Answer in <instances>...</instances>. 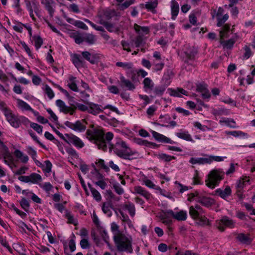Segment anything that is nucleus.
Here are the masks:
<instances>
[{
    "label": "nucleus",
    "mask_w": 255,
    "mask_h": 255,
    "mask_svg": "<svg viewBox=\"0 0 255 255\" xmlns=\"http://www.w3.org/2000/svg\"><path fill=\"white\" fill-rule=\"evenodd\" d=\"M86 133L89 140L94 141L99 149H101L104 151L107 150V144L110 146V148L113 147V145L110 143V141L114 137L112 132H108L105 135L103 131L96 129L93 131L87 130Z\"/></svg>",
    "instance_id": "obj_1"
},
{
    "label": "nucleus",
    "mask_w": 255,
    "mask_h": 255,
    "mask_svg": "<svg viewBox=\"0 0 255 255\" xmlns=\"http://www.w3.org/2000/svg\"><path fill=\"white\" fill-rule=\"evenodd\" d=\"M114 240L119 251L132 253V238L130 236L118 232L115 234Z\"/></svg>",
    "instance_id": "obj_2"
},
{
    "label": "nucleus",
    "mask_w": 255,
    "mask_h": 255,
    "mask_svg": "<svg viewBox=\"0 0 255 255\" xmlns=\"http://www.w3.org/2000/svg\"><path fill=\"white\" fill-rule=\"evenodd\" d=\"M112 148L118 156L125 159H129L130 156L136 153L135 150H132L125 141L120 139L116 142L115 146Z\"/></svg>",
    "instance_id": "obj_3"
},
{
    "label": "nucleus",
    "mask_w": 255,
    "mask_h": 255,
    "mask_svg": "<svg viewBox=\"0 0 255 255\" xmlns=\"http://www.w3.org/2000/svg\"><path fill=\"white\" fill-rule=\"evenodd\" d=\"M225 172L222 169L211 170L205 180L206 185L211 189H214L218 186L221 180L224 179Z\"/></svg>",
    "instance_id": "obj_4"
},
{
    "label": "nucleus",
    "mask_w": 255,
    "mask_h": 255,
    "mask_svg": "<svg viewBox=\"0 0 255 255\" xmlns=\"http://www.w3.org/2000/svg\"><path fill=\"white\" fill-rule=\"evenodd\" d=\"M230 26L229 24H225L220 31V43L224 49H232L239 38V36L236 34L235 37L228 40H223L224 38L229 36L228 33L230 30Z\"/></svg>",
    "instance_id": "obj_5"
},
{
    "label": "nucleus",
    "mask_w": 255,
    "mask_h": 255,
    "mask_svg": "<svg viewBox=\"0 0 255 255\" xmlns=\"http://www.w3.org/2000/svg\"><path fill=\"white\" fill-rule=\"evenodd\" d=\"M203 157H192L189 162L192 164L203 165L211 164L213 161L221 162L224 160L226 157L203 154Z\"/></svg>",
    "instance_id": "obj_6"
},
{
    "label": "nucleus",
    "mask_w": 255,
    "mask_h": 255,
    "mask_svg": "<svg viewBox=\"0 0 255 255\" xmlns=\"http://www.w3.org/2000/svg\"><path fill=\"white\" fill-rule=\"evenodd\" d=\"M4 116L9 124L15 128H19L21 124L26 125L30 123L27 118L23 116L14 115L10 110L6 111L4 112Z\"/></svg>",
    "instance_id": "obj_7"
},
{
    "label": "nucleus",
    "mask_w": 255,
    "mask_h": 255,
    "mask_svg": "<svg viewBox=\"0 0 255 255\" xmlns=\"http://www.w3.org/2000/svg\"><path fill=\"white\" fill-rule=\"evenodd\" d=\"M88 113L94 116H97L100 113L103 112V110L109 109L111 111L115 112L117 114H120V112L118 109L111 105H107L104 107H102L100 105L95 104L93 102H88Z\"/></svg>",
    "instance_id": "obj_8"
},
{
    "label": "nucleus",
    "mask_w": 255,
    "mask_h": 255,
    "mask_svg": "<svg viewBox=\"0 0 255 255\" xmlns=\"http://www.w3.org/2000/svg\"><path fill=\"white\" fill-rule=\"evenodd\" d=\"M197 53L198 50L194 46L188 45H185L182 53L184 61L187 64H192Z\"/></svg>",
    "instance_id": "obj_9"
},
{
    "label": "nucleus",
    "mask_w": 255,
    "mask_h": 255,
    "mask_svg": "<svg viewBox=\"0 0 255 255\" xmlns=\"http://www.w3.org/2000/svg\"><path fill=\"white\" fill-rule=\"evenodd\" d=\"M189 214L193 218L198 220L200 224L203 225L209 224V221L206 217L203 208H190Z\"/></svg>",
    "instance_id": "obj_10"
},
{
    "label": "nucleus",
    "mask_w": 255,
    "mask_h": 255,
    "mask_svg": "<svg viewBox=\"0 0 255 255\" xmlns=\"http://www.w3.org/2000/svg\"><path fill=\"white\" fill-rule=\"evenodd\" d=\"M64 141L69 144H73L77 148H82L85 146L84 143L78 136L73 134L66 133L64 134Z\"/></svg>",
    "instance_id": "obj_11"
},
{
    "label": "nucleus",
    "mask_w": 255,
    "mask_h": 255,
    "mask_svg": "<svg viewBox=\"0 0 255 255\" xmlns=\"http://www.w3.org/2000/svg\"><path fill=\"white\" fill-rule=\"evenodd\" d=\"M64 125L68 128L79 132L84 131L86 128L85 122L83 120H78L75 123L66 121Z\"/></svg>",
    "instance_id": "obj_12"
},
{
    "label": "nucleus",
    "mask_w": 255,
    "mask_h": 255,
    "mask_svg": "<svg viewBox=\"0 0 255 255\" xmlns=\"http://www.w3.org/2000/svg\"><path fill=\"white\" fill-rule=\"evenodd\" d=\"M117 67H122L124 70H128L127 75L130 77L131 79L134 81L135 79L136 70L133 69V64L132 62H117L116 63Z\"/></svg>",
    "instance_id": "obj_13"
},
{
    "label": "nucleus",
    "mask_w": 255,
    "mask_h": 255,
    "mask_svg": "<svg viewBox=\"0 0 255 255\" xmlns=\"http://www.w3.org/2000/svg\"><path fill=\"white\" fill-rule=\"evenodd\" d=\"M55 103L60 111L65 114H69L70 115H73L75 112L76 108L67 106L65 102L61 100H56Z\"/></svg>",
    "instance_id": "obj_14"
},
{
    "label": "nucleus",
    "mask_w": 255,
    "mask_h": 255,
    "mask_svg": "<svg viewBox=\"0 0 255 255\" xmlns=\"http://www.w3.org/2000/svg\"><path fill=\"white\" fill-rule=\"evenodd\" d=\"M151 132L153 137L155 138L156 140H157L158 142L170 144L176 143L175 141L171 140L170 138L167 137L166 136L162 134H160L155 131L151 130Z\"/></svg>",
    "instance_id": "obj_15"
},
{
    "label": "nucleus",
    "mask_w": 255,
    "mask_h": 255,
    "mask_svg": "<svg viewBox=\"0 0 255 255\" xmlns=\"http://www.w3.org/2000/svg\"><path fill=\"white\" fill-rule=\"evenodd\" d=\"M62 15L69 23L84 30H87L88 29V26L83 21L80 20H76L73 18H70L68 17L64 12H63Z\"/></svg>",
    "instance_id": "obj_16"
},
{
    "label": "nucleus",
    "mask_w": 255,
    "mask_h": 255,
    "mask_svg": "<svg viewBox=\"0 0 255 255\" xmlns=\"http://www.w3.org/2000/svg\"><path fill=\"white\" fill-rule=\"evenodd\" d=\"M169 213L172 217L178 221H185L187 217L186 212L183 210L173 211L171 210H169Z\"/></svg>",
    "instance_id": "obj_17"
},
{
    "label": "nucleus",
    "mask_w": 255,
    "mask_h": 255,
    "mask_svg": "<svg viewBox=\"0 0 255 255\" xmlns=\"http://www.w3.org/2000/svg\"><path fill=\"white\" fill-rule=\"evenodd\" d=\"M198 203H200L202 206H212L215 205V201L214 199L204 196L200 194V197H198Z\"/></svg>",
    "instance_id": "obj_18"
},
{
    "label": "nucleus",
    "mask_w": 255,
    "mask_h": 255,
    "mask_svg": "<svg viewBox=\"0 0 255 255\" xmlns=\"http://www.w3.org/2000/svg\"><path fill=\"white\" fill-rule=\"evenodd\" d=\"M58 211L63 214V216L68 220V223L69 224L76 225L78 224L77 220L74 218L73 215L69 212L66 208H57Z\"/></svg>",
    "instance_id": "obj_19"
},
{
    "label": "nucleus",
    "mask_w": 255,
    "mask_h": 255,
    "mask_svg": "<svg viewBox=\"0 0 255 255\" xmlns=\"http://www.w3.org/2000/svg\"><path fill=\"white\" fill-rule=\"evenodd\" d=\"M170 214L169 213V210L167 211L162 210L159 215L160 219L162 221V223L167 226H171L172 223V221L171 219Z\"/></svg>",
    "instance_id": "obj_20"
},
{
    "label": "nucleus",
    "mask_w": 255,
    "mask_h": 255,
    "mask_svg": "<svg viewBox=\"0 0 255 255\" xmlns=\"http://www.w3.org/2000/svg\"><path fill=\"white\" fill-rule=\"evenodd\" d=\"M71 60L74 66L78 68L84 65V61L80 54L74 53L70 55Z\"/></svg>",
    "instance_id": "obj_21"
},
{
    "label": "nucleus",
    "mask_w": 255,
    "mask_h": 255,
    "mask_svg": "<svg viewBox=\"0 0 255 255\" xmlns=\"http://www.w3.org/2000/svg\"><path fill=\"white\" fill-rule=\"evenodd\" d=\"M41 2L44 5L45 9L48 11L51 17H53L54 12L53 5L54 3L53 0H41Z\"/></svg>",
    "instance_id": "obj_22"
},
{
    "label": "nucleus",
    "mask_w": 255,
    "mask_h": 255,
    "mask_svg": "<svg viewBox=\"0 0 255 255\" xmlns=\"http://www.w3.org/2000/svg\"><path fill=\"white\" fill-rule=\"evenodd\" d=\"M215 192L217 195L219 196L222 198L225 199L231 195L232 190L230 186H227L224 189H222L221 188L217 189Z\"/></svg>",
    "instance_id": "obj_23"
},
{
    "label": "nucleus",
    "mask_w": 255,
    "mask_h": 255,
    "mask_svg": "<svg viewBox=\"0 0 255 255\" xmlns=\"http://www.w3.org/2000/svg\"><path fill=\"white\" fill-rule=\"evenodd\" d=\"M170 7L171 18L173 20H175L179 11V5L175 0H171L170 1Z\"/></svg>",
    "instance_id": "obj_24"
},
{
    "label": "nucleus",
    "mask_w": 255,
    "mask_h": 255,
    "mask_svg": "<svg viewBox=\"0 0 255 255\" xmlns=\"http://www.w3.org/2000/svg\"><path fill=\"white\" fill-rule=\"evenodd\" d=\"M133 189L134 193H136L142 196L147 200H149L151 197V194L144 188L140 186H135Z\"/></svg>",
    "instance_id": "obj_25"
},
{
    "label": "nucleus",
    "mask_w": 255,
    "mask_h": 255,
    "mask_svg": "<svg viewBox=\"0 0 255 255\" xmlns=\"http://www.w3.org/2000/svg\"><path fill=\"white\" fill-rule=\"evenodd\" d=\"M121 82V86L125 87L127 90L133 91L135 89V86L130 80L126 79V78L121 76L120 77Z\"/></svg>",
    "instance_id": "obj_26"
},
{
    "label": "nucleus",
    "mask_w": 255,
    "mask_h": 255,
    "mask_svg": "<svg viewBox=\"0 0 255 255\" xmlns=\"http://www.w3.org/2000/svg\"><path fill=\"white\" fill-rule=\"evenodd\" d=\"M173 75V72L170 70L165 72L162 78V83L165 87L168 86L171 83V79Z\"/></svg>",
    "instance_id": "obj_27"
},
{
    "label": "nucleus",
    "mask_w": 255,
    "mask_h": 255,
    "mask_svg": "<svg viewBox=\"0 0 255 255\" xmlns=\"http://www.w3.org/2000/svg\"><path fill=\"white\" fill-rule=\"evenodd\" d=\"M25 4L27 10L29 11L34 10L35 13L37 15L39 11L38 3L35 0L32 1L26 0Z\"/></svg>",
    "instance_id": "obj_28"
},
{
    "label": "nucleus",
    "mask_w": 255,
    "mask_h": 255,
    "mask_svg": "<svg viewBox=\"0 0 255 255\" xmlns=\"http://www.w3.org/2000/svg\"><path fill=\"white\" fill-rule=\"evenodd\" d=\"M250 179L249 177H243L237 181L236 188L239 191L241 190L247 185L250 184Z\"/></svg>",
    "instance_id": "obj_29"
},
{
    "label": "nucleus",
    "mask_w": 255,
    "mask_h": 255,
    "mask_svg": "<svg viewBox=\"0 0 255 255\" xmlns=\"http://www.w3.org/2000/svg\"><path fill=\"white\" fill-rule=\"evenodd\" d=\"M221 225L219 227V229L222 231L224 230V228L222 226V225L229 228H233L235 225L234 222L227 217H224L221 220Z\"/></svg>",
    "instance_id": "obj_30"
},
{
    "label": "nucleus",
    "mask_w": 255,
    "mask_h": 255,
    "mask_svg": "<svg viewBox=\"0 0 255 255\" xmlns=\"http://www.w3.org/2000/svg\"><path fill=\"white\" fill-rule=\"evenodd\" d=\"M219 124L221 125H226L231 128H236V123L235 121L230 118H222L219 121Z\"/></svg>",
    "instance_id": "obj_31"
},
{
    "label": "nucleus",
    "mask_w": 255,
    "mask_h": 255,
    "mask_svg": "<svg viewBox=\"0 0 255 255\" xmlns=\"http://www.w3.org/2000/svg\"><path fill=\"white\" fill-rule=\"evenodd\" d=\"M142 83L143 84V89L146 92L153 89L154 84L150 78H145Z\"/></svg>",
    "instance_id": "obj_32"
},
{
    "label": "nucleus",
    "mask_w": 255,
    "mask_h": 255,
    "mask_svg": "<svg viewBox=\"0 0 255 255\" xmlns=\"http://www.w3.org/2000/svg\"><path fill=\"white\" fill-rule=\"evenodd\" d=\"M14 156L18 159H19L21 162L23 163H26L28 160V156L24 154L19 149H16L14 151Z\"/></svg>",
    "instance_id": "obj_33"
},
{
    "label": "nucleus",
    "mask_w": 255,
    "mask_h": 255,
    "mask_svg": "<svg viewBox=\"0 0 255 255\" xmlns=\"http://www.w3.org/2000/svg\"><path fill=\"white\" fill-rule=\"evenodd\" d=\"M156 157L160 161L165 162H169L176 158L174 156H171L164 153H159L156 155Z\"/></svg>",
    "instance_id": "obj_34"
},
{
    "label": "nucleus",
    "mask_w": 255,
    "mask_h": 255,
    "mask_svg": "<svg viewBox=\"0 0 255 255\" xmlns=\"http://www.w3.org/2000/svg\"><path fill=\"white\" fill-rule=\"evenodd\" d=\"M170 95L175 97H180L182 95H187L188 92L182 88H177V89H169Z\"/></svg>",
    "instance_id": "obj_35"
},
{
    "label": "nucleus",
    "mask_w": 255,
    "mask_h": 255,
    "mask_svg": "<svg viewBox=\"0 0 255 255\" xmlns=\"http://www.w3.org/2000/svg\"><path fill=\"white\" fill-rule=\"evenodd\" d=\"M157 5L158 0H150L145 3V7L148 11L155 13V8L157 7Z\"/></svg>",
    "instance_id": "obj_36"
},
{
    "label": "nucleus",
    "mask_w": 255,
    "mask_h": 255,
    "mask_svg": "<svg viewBox=\"0 0 255 255\" xmlns=\"http://www.w3.org/2000/svg\"><path fill=\"white\" fill-rule=\"evenodd\" d=\"M16 103L17 107L22 111H33V109L30 107V106L24 101L18 99H17Z\"/></svg>",
    "instance_id": "obj_37"
},
{
    "label": "nucleus",
    "mask_w": 255,
    "mask_h": 255,
    "mask_svg": "<svg viewBox=\"0 0 255 255\" xmlns=\"http://www.w3.org/2000/svg\"><path fill=\"white\" fill-rule=\"evenodd\" d=\"M27 153L31 156V158L33 160L34 162L37 165H39L40 163V162L36 159L37 152L31 146H27L26 147Z\"/></svg>",
    "instance_id": "obj_38"
},
{
    "label": "nucleus",
    "mask_w": 255,
    "mask_h": 255,
    "mask_svg": "<svg viewBox=\"0 0 255 255\" xmlns=\"http://www.w3.org/2000/svg\"><path fill=\"white\" fill-rule=\"evenodd\" d=\"M176 135L181 139H184L187 141H194L191 135L187 131H181L175 133Z\"/></svg>",
    "instance_id": "obj_39"
},
{
    "label": "nucleus",
    "mask_w": 255,
    "mask_h": 255,
    "mask_svg": "<svg viewBox=\"0 0 255 255\" xmlns=\"http://www.w3.org/2000/svg\"><path fill=\"white\" fill-rule=\"evenodd\" d=\"M76 77L73 76H70L68 81V86L72 91L78 92V89L76 84Z\"/></svg>",
    "instance_id": "obj_40"
},
{
    "label": "nucleus",
    "mask_w": 255,
    "mask_h": 255,
    "mask_svg": "<svg viewBox=\"0 0 255 255\" xmlns=\"http://www.w3.org/2000/svg\"><path fill=\"white\" fill-rule=\"evenodd\" d=\"M90 177L91 180L93 181L94 183L97 182L102 178H104L102 174L99 173V172L96 169L94 168L91 172L90 174Z\"/></svg>",
    "instance_id": "obj_41"
},
{
    "label": "nucleus",
    "mask_w": 255,
    "mask_h": 255,
    "mask_svg": "<svg viewBox=\"0 0 255 255\" xmlns=\"http://www.w3.org/2000/svg\"><path fill=\"white\" fill-rule=\"evenodd\" d=\"M84 42H86L89 45L94 44L96 41V36L91 33H84Z\"/></svg>",
    "instance_id": "obj_42"
},
{
    "label": "nucleus",
    "mask_w": 255,
    "mask_h": 255,
    "mask_svg": "<svg viewBox=\"0 0 255 255\" xmlns=\"http://www.w3.org/2000/svg\"><path fill=\"white\" fill-rule=\"evenodd\" d=\"M42 90L45 95L47 96L49 100H52L54 96V93L49 86L46 84L42 87Z\"/></svg>",
    "instance_id": "obj_43"
},
{
    "label": "nucleus",
    "mask_w": 255,
    "mask_h": 255,
    "mask_svg": "<svg viewBox=\"0 0 255 255\" xmlns=\"http://www.w3.org/2000/svg\"><path fill=\"white\" fill-rule=\"evenodd\" d=\"M122 216V219L123 221L126 222L128 224L129 226H132L131 221L128 218V216L126 214L127 210L122 209V208H117Z\"/></svg>",
    "instance_id": "obj_44"
},
{
    "label": "nucleus",
    "mask_w": 255,
    "mask_h": 255,
    "mask_svg": "<svg viewBox=\"0 0 255 255\" xmlns=\"http://www.w3.org/2000/svg\"><path fill=\"white\" fill-rule=\"evenodd\" d=\"M217 18V26L218 27L222 26L225 22L228 19L229 15L227 13L223 15L215 16Z\"/></svg>",
    "instance_id": "obj_45"
},
{
    "label": "nucleus",
    "mask_w": 255,
    "mask_h": 255,
    "mask_svg": "<svg viewBox=\"0 0 255 255\" xmlns=\"http://www.w3.org/2000/svg\"><path fill=\"white\" fill-rule=\"evenodd\" d=\"M238 240L243 244H250L251 242V239L249 235H245L243 233L238 234L237 236Z\"/></svg>",
    "instance_id": "obj_46"
},
{
    "label": "nucleus",
    "mask_w": 255,
    "mask_h": 255,
    "mask_svg": "<svg viewBox=\"0 0 255 255\" xmlns=\"http://www.w3.org/2000/svg\"><path fill=\"white\" fill-rule=\"evenodd\" d=\"M29 180L30 183L37 184L42 181V177L40 175L36 173H33L29 175Z\"/></svg>",
    "instance_id": "obj_47"
},
{
    "label": "nucleus",
    "mask_w": 255,
    "mask_h": 255,
    "mask_svg": "<svg viewBox=\"0 0 255 255\" xmlns=\"http://www.w3.org/2000/svg\"><path fill=\"white\" fill-rule=\"evenodd\" d=\"M81 55L83 58L88 61L92 64H94L95 63V59L93 55H92L88 51H83L81 52Z\"/></svg>",
    "instance_id": "obj_48"
},
{
    "label": "nucleus",
    "mask_w": 255,
    "mask_h": 255,
    "mask_svg": "<svg viewBox=\"0 0 255 255\" xmlns=\"http://www.w3.org/2000/svg\"><path fill=\"white\" fill-rule=\"evenodd\" d=\"M88 186L90 189L93 198L98 202L100 201L102 197L99 192L96 189L93 188L90 184H88Z\"/></svg>",
    "instance_id": "obj_49"
},
{
    "label": "nucleus",
    "mask_w": 255,
    "mask_h": 255,
    "mask_svg": "<svg viewBox=\"0 0 255 255\" xmlns=\"http://www.w3.org/2000/svg\"><path fill=\"white\" fill-rule=\"evenodd\" d=\"M76 43L80 44L84 42V33H79L78 32L73 33L72 35Z\"/></svg>",
    "instance_id": "obj_50"
},
{
    "label": "nucleus",
    "mask_w": 255,
    "mask_h": 255,
    "mask_svg": "<svg viewBox=\"0 0 255 255\" xmlns=\"http://www.w3.org/2000/svg\"><path fill=\"white\" fill-rule=\"evenodd\" d=\"M32 38L34 41V46L36 49H39L43 44L42 39L39 35H34L32 36Z\"/></svg>",
    "instance_id": "obj_51"
},
{
    "label": "nucleus",
    "mask_w": 255,
    "mask_h": 255,
    "mask_svg": "<svg viewBox=\"0 0 255 255\" xmlns=\"http://www.w3.org/2000/svg\"><path fill=\"white\" fill-rule=\"evenodd\" d=\"M134 29L136 33L138 34H140L143 33H145L146 34L149 32V28L146 26L141 27L138 25L137 24H134Z\"/></svg>",
    "instance_id": "obj_52"
},
{
    "label": "nucleus",
    "mask_w": 255,
    "mask_h": 255,
    "mask_svg": "<svg viewBox=\"0 0 255 255\" xmlns=\"http://www.w3.org/2000/svg\"><path fill=\"white\" fill-rule=\"evenodd\" d=\"M200 194L198 192L195 193H191L188 194L187 201L192 202L195 201L198 203V197H200Z\"/></svg>",
    "instance_id": "obj_53"
},
{
    "label": "nucleus",
    "mask_w": 255,
    "mask_h": 255,
    "mask_svg": "<svg viewBox=\"0 0 255 255\" xmlns=\"http://www.w3.org/2000/svg\"><path fill=\"white\" fill-rule=\"evenodd\" d=\"M134 2V0H127L123 3L117 4V5L120 10H124L128 7L130 5L132 4Z\"/></svg>",
    "instance_id": "obj_54"
},
{
    "label": "nucleus",
    "mask_w": 255,
    "mask_h": 255,
    "mask_svg": "<svg viewBox=\"0 0 255 255\" xmlns=\"http://www.w3.org/2000/svg\"><path fill=\"white\" fill-rule=\"evenodd\" d=\"M166 87L163 86H156L153 88V92L155 96H161L164 93Z\"/></svg>",
    "instance_id": "obj_55"
},
{
    "label": "nucleus",
    "mask_w": 255,
    "mask_h": 255,
    "mask_svg": "<svg viewBox=\"0 0 255 255\" xmlns=\"http://www.w3.org/2000/svg\"><path fill=\"white\" fill-rule=\"evenodd\" d=\"M15 25L12 26L13 30L17 32L22 33L23 32V28H24V24L21 22L15 21Z\"/></svg>",
    "instance_id": "obj_56"
},
{
    "label": "nucleus",
    "mask_w": 255,
    "mask_h": 255,
    "mask_svg": "<svg viewBox=\"0 0 255 255\" xmlns=\"http://www.w3.org/2000/svg\"><path fill=\"white\" fill-rule=\"evenodd\" d=\"M74 108H76V109H78L81 112H87L88 113V102L86 103V105H84L79 103H76Z\"/></svg>",
    "instance_id": "obj_57"
},
{
    "label": "nucleus",
    "mask_w": 255,
    "mask_h": 255,
    "mask_svg": "<svg viewBox=\"0 0 255 255\" xmlns=\"http://www.w3.org/2000/svg\"><path fill=\"white\" fill-rule=\"evenodd\" d=\"M208 85L206 83L202 82L200 83H198L196 86V91L197 92L202 93L204 92L205 91H207L208 90Z\"/></svg>",
    "instance_id": "obj_58"
},
{
    "label": "nucleus",
    "mask_w": 255,
    "mask_h": 255,
    "mask_svg": "<svg viewBox=\"0 0 255 255\" xmlns=\"http://www.w3.org/2000/svg\"><path fill=\"white\" fill-rule=\"evenodd\" d=\"M243 49L245 51L243 56V59H249L253 55V52H252L250 47L248 45H245L243 47Z\"/></svg>",
    "instance_id": "obj_59"
},
{
    "label": "nucleus",
    "mask_w": 255,
    "mask_h": 255,
    "mask_svg": "<svg viewBox=\"0 0 255 255\" xmlns=\"http://www.w3.org/2000/svg\"><path fill=\"white\" fill-rule=\"evenodd\" d=\"M20 44L21 45L22 48L24 49V50L26 52V53L28 54V55L33 58V55L31 51V50L30 48L28 47V46L27 45V44L23 41L20 40L19 41Z\"/></svg>",
    "instance_id": "obj_60"
},
{
    "label": "nucleus",
    "mask_w": 255,
    "mask_h": 255,
    "mask_svg": "<svg viewBox=\"0 0 255 255\" xmlns=\"http://www.w3.org/2000/svg\"><path fill=\"white\" fill-rule=\"evenodd\" d=\"M153 68H152L153 71L158 72L162 70L164 66V63L163 62H154Z\"/></svg>",
    "instance_id": "obj_61"
},
{
    "label": "nucleus",
    "mask_w": 255,
    "mask_h": 255,
    "mask_svg": "<svg viewBox=\"0 0 255 255\" xmlns=\"http://www.w3.org/2000/svg\"><path fill=\"white\" fill-rule=\"evenodd\" d=\"M28 133L32 137V138L42 148L46 149V146L43 144L38 139L37 136H36L31 130H28Z\"/></svg>",
    "instance_id": "obj_62"
},
{
    "label": "nucleus",
    "mask_w": 255,
    "mask_h": 255,
    "mask_svg": "<svg viewBox=\"0 0 255 255\" xmlns=\"http://www.w3.org/2000/svg\"><path fill=\"white\" fill-rule=\"evenodd\" d=\"M75 238V235L72 234V237L68 243L69 248L71 252H73L76 250V245L74 239Z\"/></svg>",
    "instance_id": "obj_63"
},
{
    "label": "nucleus",
    "mask_w": 255,
    "mask_h": 255,
    "mask_svg": "<svg viewBox=\"0 0 255 255\" xmlns=\"http://www.w3.org/2000/svg\"><path fill=\"white\" fill-rule=\"evenodd\" d=\"M67 8L69 11L74 13H79L80 12L78 5L76 3L70 4Z\"/></svg>",
    "instance_id": "obj_64"
}]
</instances>
